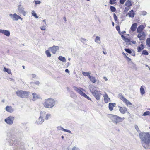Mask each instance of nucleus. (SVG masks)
Instances as JSON below:
<instances>
[{"label":"nucleus","mask_w":150,"mask_h":150,"mask_svg":"<svg viewBox=\"0 0 150 150\" xmlns=\"http://www.w3.org/2000/svg\"><path fill=\"white\" fill-rule=\"evenodd\" d=\"M140 138L142 141L143 147L145 149H149L150 146V134L148 132H141L139 134Z\"/></svg>","instance_id":"nucleus-1"},{"label":"nucleus","mask_w":150,"mask_h":150,"mask_svg":"<svg viewBox=\"0 0 150 150\" xmlns=\"http://www.w3.org/2000/svg\"><path fill=\"white\" fill-rule=\"evenodd\" d=\"M44 106L46 108H51L56 104L55 100L52 98H49L44 100L43 103Z\"/></svg>","instance_id":"nucleus-2"},{"label":"nucleus","mask_w":150,"mask_h":150,"mask_svg":"<svg viewBox=\"0 0 150 150\" xmlns=\"http://www.w3.org/2000/svg\"><path fill=\"white\" fill-rule=\"evenodd\" d=\"M108 117L114 123L116 124L122 122L125 119L124 117L122 118L116 115L112 114H109Z\"/></svg>","instance_id":"nucleus-3"},{"label":"nucleus","mask_w":150,"mask_h":150,"mask_svg":"<svg viewBox=\"0 0 150 150\" xmlns=\"http://www.w3.org/2000/svg\"><path fill=\"white\" fill-rule=\"evenodd\" d=\"M17 95L21 98H27L29 95V92L21 90H18L16 92Z\"/></svg>","instance_id":"nucleus-4"},{"label":"nucleus","mask_w":150,"mask_h":150,"mask_svg":"<svg viewBox=\"0 0 150 150\" xmlns=\"http://www.w3.org/2000/svg\"><path fill=\"white\" fill-rule=\"evenodd\" d=\"M14 117L12 116H9L4 119L5 122L9 125H12L13 122Z\"/></svg>","instance_id":"nucleus-5"},{"label":"nucleus","mask_w":150,"mask_h":150,"mask_svg":"<svg viewBox=\"0 0 150 150\" xmlns=\"http://www.w3.org/2000/svg\"><path fill=\"white\" fill-rule=\"evenodd\" d=\"M92 95L95 97L96 99L98 100L100 99V97L102 95V93L100 91L97 90Z\"/></svg>","instance_id":"nucleus-6"},{"label":"nucleus","mask_w":150,"mask_h":150,"mask_svg":"<svg viewBox=\"0 0 150 150\" xmlns=\"http://www.w3.org/2000/svg\"><path fill=\"white\" fill-rule=\"evenodd\" d=\"M18 12L22 14L24 16H25L26 12L24 10V8L21 6V5H18Z\"/></svg>","instance_id":"nucleus-7"},{"label":"nucleus","mask_w":150,"mask_h":150,"mask_svg":"<svg viewBox=\"0 0 150 150\" xmlns=\"http://www.w3.org/2000/svg\"><path fill=\"white\" fill-rule=\"evenodd\" d=\"M17 141H16V143L15 140L11 139L9 142V143L11 145H14L15 146L13 147L14 149H16L17 147H18V145L19 144V142H17Z\"/></svg>","instance_id":"nucleus-8"},{"label":"nucleus","mask_w":150,"mask_h":150,"mask_svg":"<svg viewBox=\"0 0 150 150\" xmlns=\"http://www.w3.org/2000/svg\"><path fill=\"white\" fill-rule=\"evenodd\" d=\"M73 88L74 89L81 95L82 96L84 93L82 91V90L84 91L83 89L80 87L78 88L75 86H74Z\"/></svg>","instance_id":"nucleus-9"},{"label":"nucleus","mask_w":150,"mask_h":150,"mask_svg":"<svg viewBox=\"0 0 150 150\" xmlns=\"http://www.w3.org/2000/svg\"><path fill=\"white\" fill-rule=\"evenodd\" d=\"M88 87L89 90L92 94H93L97 90H96V87L93 85H90Z\"/></svg>","instance_id":"nucleus-10"},{"label":"nucleus","mask_w":150,"mask_h":150,"mask_svg":"<svg viewBox=\"0 0 150 150\" xmlns=\"http://www.w3.org/2000/svg\"><path fill=\"white\" fill-rule=\"evenodd\" d=\"M139 33L137 37L139 38L140 40H143L144 38V37L146 36V35L144 32H141Z\"/></svg>","instance_id":"nucleus-11"},{"label":"nucleus","mask_w":150,"mask_h":150,"mask_svg":"<svg viewBox=\"0 0 150 150\" xmlns=\"http://www.w3.org/2000/svg\"><path fill=\"white\" fill-rule=\"evenodd\" d=\"M119 108V110L120 111V112L122 114H124L126 113L127 110V109L125 107H120V106H118Z\"/></svg>","instance_id":"nucleus-12"},{"label":"nucleus","mask_w":150,"mask_h":150,"mask_svg":"<svg viewBox=\"0 0 150 150\" xmlns=\"http://www.w3.org/2000/svg\"><path fill=\"white\" fill-rule=\"evenodd\" d=\"M51 52L53 54H55L57 50H59V47L58 46H54L49 48Z\"/></svg>","instance_id":"nucleus-13"},{"label":"nucleus","mask_w":150,"mask_h":150,"mask_svg":"<svg viewBox=\"0 0 150 150\" xmlns=\"http://www.w3.org/2000/svg\"><path fill=\"white\" fill-rule=\"evenodd\" d=\"M9 15L13 21H17L18 19L19 16L16 13H14L13 15L11 14Z\"/></svg>","instance_id":"nucleus-14"},{"label":"nucleus","mask_w":150,"mask_h":150,"mask_svg":"<svg viewBox=\"0 0 150 150\" xmlns=\"http://www.w3.org/2000/svg\"><path fill=\"white\" fill-rule=\"evenodd\" d=\"M0 33L4 34L8 37L10 35V32L8 30L0 29Z\"/></svg>","instance_id":"nucleus-15"},{"label":"nucleus","mask_w":150,"mask_h":150,"mask_svg":"<svg viewBox=\"0 0 150 150\" xmlns=\"http://www.w3.org/2000/svg\"><path fill=\"white\" fill-rule=\"evenodd\" d=\"M104 93L105 95L103 96V97L104 98V100L106 103H107L110 101V98L108 97V94L106 92H105Z\"/></svg>","instance_id":"nucleus-16"},{"label":"nucleus","mask_w":150,"mask_h":150,"mask_svg":"<svg viewBox=\"0 0 150 150\" xmlns=\"http://www.w3.org/2000/svg\"><path fill=\"white\" fill-rule=\"evenodd\" d=\"M5 109L7 112L10 113H12L14 111V109L11 106H7L5 108Z\"/></svg>","instance_id":"nucleus-17"},{"label":"nucleus","mask_w":150,"mask_h":150,"mask_svg":"<svg viewBox=\"0 0 150 150\" xmlns=\"http://www.w3.org/2000/svg\"><path fill=\"white\" fill-rule=\"evenodd\" d=\"M44 120L43 117H40L36 121V123L38 125L41 124L44 122Z\"/></svg>","instance_id":"nucleus-18"},{"label":"nucleus","mask_w":150,"mask_h":150,"mask_svg":"<svg viewBox=\"0 0 150 150\" xmlns=\"http://www.w3.org/2000/svg\"><path fill=\"white\" fill-rule=\"evenodd\" d=\"M116 105V103H110L109 104V110L111 111L113 110V108Z\"/></svg>","instance_id":"nucleus-19"},{"label":"nucleus","mask_w":150,"mask_h":150,"mask_svg":"<svg viewBox=\"0 0 150 150\" xmlns=\"http://www.w3.org/2000/svg\"><path fill=\"white\" fill-rule=\"evenodd\" d=\"M137 26V24L135 23L133 24L130 28L131 30L132 31H135Z\"/></svg>","instance_id":"nucleus-20"},{"label":"nucleus","mask_w":150,"mask_h":150,"mask_svg":"<svg viewBox=\"0 0 150 150\" xmlns=\"http://www.w3.org/2000/svg\"><path fill=\"white\" fill-rule=\"evenodd\" d=\"M144 28V26L143 25H142L139 26L137 28V33H141Z\"/></svg>","instance_id":"nucleus-21"},{"label":"nucleus","mask_w":150,"mask_h":150,"mask_svg":"<svg viewBox=\"0 0 150 150\" xmlns=\"http://www.w3.org/2000/svg\"><path fill=\"white\" fill-rule=\"evenodd\" d=\"M32 95L33 96L32 100H35L39 98L38 95L35 93H33Z\"/></svg>","instance_id":"nucleus-22"},{"label":"nucleus","mask_w":150,"mask_h":150,"mask_svg":"<svg viewBox=\"0 0 150 150\" xmlns=\"http://www.w3.org/2000/svg\"><path fill=\"white\" fill-rule=\"evenodd\" d=\"M145 88V86H141L140 91V93L141 95H143L145 93V90L144 88Z\"/></svg>","instance_id":"nucleus-23"},{"label":"nucleus","mask_w":150,"mask_h":150,"mask_svg":"<svg viewBox=\"0 0 150 150\" xmlns=\"http://www.w3.org/2000/svg\"><path fill=\"white\" fill-rule=\"evenodd\" d=\"M129 17L133 18L134 16V13L133 10H131L128 13Z\"/></svg>","instance_id":"nucleus-24"},{"label":"nucleus","mask_w":150,"mask_h":150,"mask_svg":"<svg viewBox=\"0 0 150 150\" xmlns=\"http://www.w3.org/2000/svg\"><path fill=\"white\" fill-rule=\"evenodd\" d=\"M144 48V47L143 44H141V45L137 47V50L138 52L141 51Z\"/></svg>","instance_id":"nucleus-25"},{"label":"nucleus","mask_w":150,"mask_h":150,"mask_svg":"<svg viewBox=\"0 0 150 150\" xmlns=\"http://www.w3.org/2000/svg\"><path fill=\"white\" fill-rule=\"evenodd\" d=\"M90 81L93 83H95L96 81V78L92 76H90L89 77Z\"/></svg>","instance_id":"nucleus-26"},{"label":"nucleus","mask_w":150,"mask_h":150,"mask_svg":"<svg viewBox=\"0 0 150 150\" xmlns=\"http://www.w3.org/2000/svg\"><path fill=\"white\" fill-rule=\"evenodd\" d=\"M95 41L97 43L100 44L101 43L100 38L99 36H96L95 39Z\"/></svg>","instance_id":"nucleus-27"},{"label":"nucleus","mask_w":150,"mask_h":150,"mask_svg":"<svg viewBox=\"0 0 150 150\" xmlns=\"http://www.w3.org/2000/svg\"><path fill=\"white\" fill-rule=\"evenodd\" d=\"M9 132L11 135H14L16 134V132L15 129H11Z\"/></svg>","instance_id":"nucleus-28"},{"label":"nucleus","mask_w":150,"mask_h":150,"mask_svg":"<svg viewBox=\"0 0 150 150\" xmlns=\"http://www.w3.org/2000/svg\"><path fill=\"white\" fill-rule=\"evenodd\" d=\"M58 59L63 62H65L66 61L65 58L61 56H60L59 57Z\"/></svg>","instance_id":"nucleus-29"},{"label":"nucleus","mask_w":150,"mask_h":150,"mask_svg":"<svg viewBox=\"0 0 150 150\" xmlns=\"http://www.w3.org/2000/svg\"><path fill=\"white\" fill-rule=\"evenodd\" d=\"M123 102L126 104L127 106L128 105H131L132 103L129 100L125 98V100L123 101Z\"/></svg>","instance_id":"nucleus-30"},{"label":"nucleus","mask_w":150,"mask_h":150,"mask_svg":"<svg viewBox=\"0 0 150 150\" xmlns=\"http://www.w3.org/2000/svg\"><path fill=\"white\" fill-rule=\"evenodd\" d=\"M125 5L127 7H130L132 6L131 2L129 1H127L125 3Z\"/></svg>","instance_id":"nucleus-31"},{"label":"nucleus","mask_w":150,"mask_h":150,"mask_svg":"<svg viewBox=\"0 0 150 150\" xmlns=\"http://www.w3.org/2000/svg\"><path fill=\"white\" fill-rule=\"evenodd\" d=\"M83 74L84 76H87L88 77V78L90 76V73L88 72H85L83 71L82 73Z\"/></svg>","instance_id":"nucleus-32"},{"label":"nucleus","mask_w":150,"mask_h":150,"mask_svg":"<svg viewBox=\"0 0 150 150\" xmlns=\"http://www.w3.org/2000/svg\"><path fill=\"white\" fill-rule=\"evenodd\" d=\"M3 70L4 71L7 72L9 74H11V70L9 69H8L6 68L5 67H4V68Z\"/></svg>","instance_id":"nucleus-33"},{"label":"nucleus","mask_w":150,"mask_h":150,"mask_svg":"<svg viewBox=\"0 0 150 150\" xmlns=\"http://www.w3.org/2000/svg\"><path fill=\"white\" fill-rule=\"evenodd\" d=\"M146 45L148 47H150V38H147L146 41Z\"/></svg>","instance_id":"nucleus-34"},{"label":"nucleus","mask_w":150,"mask_h":150,"mask_svg":"<svg viewBox=\"0 0 150 150\" xmlns=\"http://www.w3.org/2000/svg\"><path fill=\"white\" fill-rule=\"evenodd\" d=\"M119 98L121 100H122L123 101L125 99V98L124 97L123 95L121 93H120L119 94Z\"/></svg>","instance_id":"nucleus-35"},{"label":"nucleus","mask_w":150,"mask_h":150,"mask_svg":"<svg viewBox=\"0 0 150 150\" xmlns=\"http://www.w3.org/2000/svg\"><path fill=\"white\" fill-rule=\"evenodd\" d=\"M32 16H34L35 18H38V16L37 15V14L35 13V11H32Z\"/></svg>","instance_id":"nucleus-36"},{"label":"nucleus","mask_w":150,"mask_h":150,"mask_svg":"<svg viewBox=\"0 0 150 150\" xmlns=\"http://www.w3.org/2000/svg\"><path fill=\"white\" fill-rule=\"evenodd\" d=\"M51 117V115L50 114H46L45 116V120H48L49 119H50Z\"/></svg>","instance_id":"nucleus-37"},{"label":"nucleus","mask_w":150,"mask_h":150,"mask_svg":"<svg viewBox=\"0 0 150 150\" xmlns=\"http://www.w3.org/2000/svg\"><path fill=\"white\" fill-rule=\"evenodd\" d=\"M81 41L84 44L86 43L87 40L83 38H81L80 39Z\"/></svg>","instance_id":"nucleus-38"},{"label":"nucleus","mask_w":150,"mask_h":150,"mask_svg":"<svg viewBox=\"0 0 150 150\" xmlns=\"http://www.w3.org/2000/svg\"><path fill=\"white\" fill-rule=\"evenodd\" d=\"M46 54L48 57H51V55L50 52L49 50H46L45 51Z\"/></svg>","instance_id":"nucleus-39"},{"label":"nucleus","mask_w":150,"mask_h":150,"mask_svg":"<svg viewBox=\"0 0 150 150\" xmlns=\"http://www.w3.org/2000/svg\"><path fill=\"white\" fill-rule=\"evenodd\" d=\"M143 116H146L147 115L150 116V112L146 111L142 115Z\"/></svg>","instance_id":"nucleus-40"},{"label":"nucleus","mask_w":150,"mask_h":150,"mask_svg":"<svg viewBox=\"0 0 150 150\" xmlns=\"http://www.w3.org/2000/svg\"><path fill=\"white\" fill-rule=\"evenodd\" d=\"M83 96L84 97L86 98H87V99L89 100H91V99L90 98V97L88 96L87 95H86L85 93H84L83 94L82 96Z\"/></svg>","instance_id":"nucleus-41"},{"label":"nucleus","mask_w":150,"mask_h":150,"mask_svg":"<svg viewBox=\"0 0 150 150\" xmlns=\"http://www.w3.org/2000/svg\"><path fill=\"white\" fill-rule=\"evenodd\" d=\"M46 114V112H45L44 111H41L40 113V117H43L45 116Z\"/></svg>","instance_id":"nucleus-42"},{"label":"nucleus","mask_w":150,"mask_h":150,"mask_svg":"<svg viewBox=\"0 0 150 150\" xmlns=\"http://www.w3.org/2000/svg\"><path fill=\"white\" fill-rule=\"evenodd\" d=\"M142 54L143 55H148V52L145 50H144L142 51Z\"/></svg>","instance_id":"nucleus-43"},{"label":"nucleus","mask_w":150,"mask_h":150,"mask_svg":"<svg viewBox=\"0 0 150 150\" xmlns=\"http://www.w3.org/2000/svg\"><path fill=\"white\" fill-rule=\"evenodd\" d=\"M134 127L135 129L139 133L140 132V130L139 129V127L137 125H134Z\"/></svg>","instance_id":"nucleus-44"},{"label":"nucleus","mask_w":150,"mask_h":150,"mask_svg":"<svg viewBox=\"0 0 150 150\" xmlns=\"http://www.w3.org/2000/svg\"><path fill=\"white\" fill-rule=\"evenodd\" d=\"M110 8L111 11L112 12H115L116 11V8L112 6H110Z\"/></svg>","instance_id":"nucleus-45"},{"label":"nucleus","mask_w":150,"mask_h":150,"mask_svg":"<svg viewBox=\"0 0 150 150\" xmlns=\"http://www.w3.org/2000/svg\"><path fill=\"white\" fill-rule=\"evenodd\" d=\"M57 130H62L63 131V129H64V128L61 126H58L57 127Z\"/></svg>","instance_id":"nucleus-46"},{"label":"nucleus","mask_w":150,"mask_h":150,"mask_svg":"<svg viewBox=\"0 0 150 150\" xmlns=\"http://www.w3.org/2000/svg\"><path fill=\"white\" fill-rule=\"evenodd\" d=\"M125 50L126 52L129 54H131L132 53V51L129 49L125 48Z\"/></svg>","instance_id":"nucleus-47"},{"label":"nucleus","mask_w":150,"mask_h":150,"mask_svg":"<svg viewBox=\"0 0 150 150\" xmlns=\"http://www.w3.org/2000/svg\"><path fill=\"white\" fill-rule=\"evenodd\" d=\"M34 2L36 5L40 4L41 3V1L39 0H35Z\"/></svg>","instance_id":"nucleus-48"},{"label":"nucleus","mask_w":150,"mask_h":150,"mask_svg":"<svg viewBox=\"0 0 150 150\" xmlns=\"http://www.w3.org/2000/svg\"><path fill=\"white\" fill-rule=\"evenodd\" d=\"M63 131L67 132L69 133H71V131L69 130L66 129H63Z\"/></svg>","instance_id":"nucleus-49"},{"label":"nucleus","mask_w":150,"mask_h":150,"mask_svg":"<svg viewBox=\"0 0 150 150\" xmlns=\"http://www.w3.org/2000/svg\"><path fill=\"white\" fill-rule=\"evenodd\" d=\"M72 150H80L78 147L74 146L72 149Z\"/></svg>","instance_id":"nucleus-50"},{"label":"nucleus","mask_w":150,"mask_h":150,"mask_svg":"<svg viewBox=\"0 0 150 150\" xmlns=\"http://www.w3.org/2000/svg\"><path fill=\"white\" fill-rule=\"evenodd\" d=\"M126 42H128L130 41V40L127 38H126L124 40Z\"/></svg>","instance_id":"nucleus-51"},{"label":"nucleus","mask_w":150,"mask_h":150,"mask_svg":"<svg viewBox=\"0 0 150 150\" xmlns=\"http://www.w3.org/2000/svg\"><path fill=\"white\" fill-rule=\"evenodd\" d=\"M113 17L114 20L115 21H116L117 19V17L115 13H114L113 14Z\"/></svg>","instance_id":"nucleus-52"},{"label":"nucleus","mask_w":150,"mask_h":150,"mask_svg":"<svg viewBox=\"0 0 150 150\" xmlns=\"http://www.w3.org/2000/svg\"><path fill=\"white\" fill-rule=\"evenodd\" d=\"M115 0H110V3L111 4H113L115 3Z\"/></svg>","instance_id":"nucleus-53"},{"label":"nucleus","mask_w":150,"mask_h":150,"mask_svg":"<svg viewBox=\"0 0 150 150\" xmlns=\"http://www.w3.org/2000/svg\"><path fill=\"white\" fill-rule=\"evenodd\" d=\"M40 29L42 30H46V28L44 26H42L40 27Z\"/></svg>","instance_id":"nucleus-54"},{"label":"nucleus","mask_w":150,"mask_h":150,"mask_svg":"<svg viewBox=\"0 0 150 150\" xmlns=\"http://www.w3.org/2000/svg\"><path fill=\"white\" fill-rule=\"evenodd\" d=\"M32 83L33 84L32 85H33L34 84H35L36 85H39L40 84V82L39 81H36L34 83Z\"/></svg>","instance_id":"nucleus-55"},{"label":"nucleus","mask_w":150,"mask_h":150,"mask_svg":"<svg viewBox=\"0 0 150 150\" xmlns=\"http://www.w3.org/2000/svg\"><path fill=\"white\" fill-rule=\"evenodd\" d=\"M130 9L129 7H126L125 8V9L124 10L125 12H127Z\"/></svg>","instance_id":"nucleus-56"},{"label":"nucleus","mask_w":150,"mask_h":150,"mask_svg":"<svg viewBox=\"0 0 150 150\" xmlns=\"http://www.w3.org/2000/svg\"><path fill=\"white\" fill-rule=\"evenodd\" d=\"M147 12L145 11H144L142 12V14H141L143 15H145L146 14Z\"/></svg>","instance_id":"nucleus-57"},{"label":"nucleus","mask_w":150,"mask_h":150,"mask_svg":"<svg viewBox=\"0 0 150 150\" xmlns=\"http://www.w3.org/2000/svg\"><path fill=\"white\" fill-rule=\"evenodd\" d=\"M75 94H74V93L72 92V93H71V96L72 97V98H74L75 97Z\"/></svg>","instance_id":"nucleus-58"},{"label":"nucleus","mask_w":150,"mask_h":150,"mask_svg":"<svg viewBox=\"0 0 150 150\" xmlns=\"http://www.w3.org/2000/svg\"><path fill=\"white\" fill-rule=\"evenodd\" d=\"M126 0H120V3L122 4H123Z\"/></svg>","instance_id":"nucleus-59"},{"label":"nucleus","mask_w":150,"mask_h":150,"mask_svg":"<svg viewBox=\"0 0 150 150\" xmlns=\"http://www.w3.org/2000/svg\"><path fill=\"white\" fill-rule=\"evenodd\" d=\"M116 30L119 32V30H120V27L118 26H117L116 27Z\"/></svg>","instance_id":"nucleus-60"},{"label":"nucleus","mask_w":150,"mask_h":150,"mask_svg":"<svg viewBox=\"0 0 150 150\" xmlns=\"http://www.w3.org/2000/svg\"><path fill=\"white\" fill-rule=\"evenodd\" d=\"M31 76L32 78H34L36 76V75L34 74H31Z\"/></svg>","instance_id":"nucleus-61"},{"label":"nucleus","mask_w":150,"mask_h":150,"mask_svg":"<svg viewBox=\"0 0 150 150\" xmlns=\"http://www.w3.org/2000/svg\"><path fill=\"white\" fill-rule=\"evenodd\" d=\"M126 58H127V60L128 61H130L131 60V59L130 58H129V57H127L126 56Z\"/></svg>","instance_id":"nucleus-62"},{"label":"nucleus","mask_w":150,"mask_h":150,"mask_svg":"<svg viewBox=\"0 0 150 150\" xmlns=\"http://www.w3.org/2000/svg\"><path fill=\"white\" fill-rule=\"evenodd\" d=\"M103 78L104 79V80H105L106 81H107L108 79L106 77L104 76L103 77Z\"/></svg>","instance_id":"nucleus-63"},{"label":"nucleus","mask_w":150,"mask_h":150,"mask_svg":"<svg viewBox=\"0 0 150 150\" xmlns=\"http://www.w3.org/2000/svg\"><path fill=\"white\" fill-rule=\"evenodd\" d=\"M65 71L66 72L68 73H69V71L68 69H66L65 70Z\"/></svg>","instance_id":"nucleus-64"}]
</instances>
